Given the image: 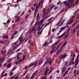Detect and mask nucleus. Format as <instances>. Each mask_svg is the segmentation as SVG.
Here are the masks:
<instances>
[{"instance_id":"obj_24","label":"nucleus","mask_w":79,"mask_h":79,"mask_svg":"<svg viewBox=\"0 0 79 79\" xmlns=\"http://www.w3.org/2000/svg\"><path fill=\"white\" fill-rule=\"evenodd\" d=\"M35 75L34 73L32 74V76L31 77V78H33L34 79V76Z\"/></svg>"},{"instance_id":"obj_57","label":"nucleus","mask_w":79,"mask_h":79,"mask_svg":"<svg viewBox=\"0 0 79 79\" xmlns=\"http://www.w3.org/2000/svg\"><path fill=\"white\" fill-rule=\"evenodd\" d=\"M24 13H25V11H23V12L22 14L21 15V16H23L24 14Z\"/></svg>"},{"instance_id":"obj_1","label":"nucleus","mask_w":79,"mask_h":79,"mask_svg":"<svg viewBox=\"0 0 79 79\" xmlns=\"http://www.w3.org/2000/svg\"><path fill=\"white\" fill-rule=\"evenodd\" d=\"M67 2L68 1H66L63 2V3H64L65 5L67 7H68V6H70V5H71V4H73V0H69L68 1V2H71L70 3H69V2Z\"/></svg>"},{"instance_id":"obj_12","label":"nucleus","mask_w":79,"mask_h":79,"mask_svg":"<svg viewBox=\"0 0 79 79\" xmlns=\"http://www.w3.org/2000/svg\"><path fill=\"white\" fill-rule=\"evenodd\" d=\"M11 63H9L7 64V68H10L11 67Z\"/></svg>"},{"instance_id":"obj_53","label":"nucleus","mask_w":79,"mask_h":79,"mask_svg":"<svg viewBox=\"0 0 79 79\" xmlns=\"http://www.w3.org/2000/svg\"><path fill=\"white\" fill-rule=\"evenodd\" d=\"M42 60H41L39 62V64H42Z\"/></svg>"},{"instance_id":"obj_45","label":"nucleus","mask_w":79,"mask_h":79,"mask_svg":"<svg viewBox=\"0 0 79 79\" xmlns=\"http://www.w3.org/2000/svg\"><path fill=\"white\" fill-rule=\"evenodd\" d=\"M78 62L79 61H77V62H76V63L75 65V67H76V66H77V64H78Z\"/></svg>"},{"instance_id":"obj_20","label":"nucleus","mask_w":79,"mask_h":79,"mask_svg":"<svg viewBox=\"0 0 79 79\" xmlns=\"http://www.w3.org/2000/svg\"><path fill=\"white\" fill-rule=\"evenodd\" d=\"M49 43L45 42L43 45H44V47H46L47 45H48Z\"/></svg>"},{"instance_id":"obj_26","label":"nucleus","mask_w":79,"mask_h":79,"mask_svg":"<svg viewBox=\"0 0 79 79\" xmlns=\"http://www.w3.org/2000/svg\"><path fill=\"white\" fill-rule=\"evenodd\" d=\"M63 22H61L59 24V27H60L62 26V25H63Z\"/></svg>"},{"instance_id":"obj_42","label":"nucleus","mask_w":79,"mask_h":79,"mask_svg":"<svg viewBox=\"0 0 79 79\" xmlns=\"http://www.w3.org/2000/svg\"><path fill=\"white\" fill-rule=\"evenodd\" d=\"M50 22H49L47 23L45 26L44 27H46V26H48L49 24H50Z\"/></svg>"},{"instance_id":"obj_2","label":"nucleus","mask_w":79,"mask_h":79,"mask_svg":"<svg viewBox=\"0 0 79 79\" xmlns=\"http://www.w3.org/2000/svg\"><path fill=\"white\" fill-rule=\"evenodd\" d=\"M49 10L50 9L49 8L47 9V10H46V8H44V10L43 15H44V16L47 15L49 13Z\"/></svg>"},{"instance_id":"obj_11","label":"nucleus","mask_w":79,"mask_h":79,"mask_svg":"<svg viewBox=\"0 0 79 79\" xmlns=\"http://www.w3.org/2000/svg\"><path fill=\"white\" fill-rule=\"evenodd\" d=\"M44 20H40L38 23V25L39 26L40 24H42L44 22Z\"/></svg>"},{"instance_id":"obj_55","label":"nucleus","mask_w":79,"mask_h":79,"mask_svg":"<svg viewBox=\"0 0 79 79\" xmlns=\"http://www.w3.org/2000/svg\"><path fill=\"white\" fill-rule=\"evenodd\" d=\"M53 42V41H52V40L51 39V40L49 41L50 44H52Z\"/></svg>"},{"instance_id":"obj_40","label":"nucleus","mask_w":79,"mask_h":79,"mask_svg":"<svg viewBox=\"0 0 79 79\" xmlns=\"http://www.w3.org/2000/svg\"><path fill=\"white\" fill-rule=\"evenodd\" d=\"M14 35L13 34L12 35V36L10 38V39H13L14 38V36H13Z\"/></svg>"},{"instance_id":"obj_60","label":"nucleus","mask_w":79,"mask_h":79,"mask_svg":"<svg viewBox=\"0 0 79 79\" xmlns=\"http://www.w3.org/2000/svg\"><path fill=\"white\" fill-rule=\"evenodd\" d=\"M76 52H77V53H79V51H78V50H77V48L76 49Z\"/></svg>"},{"instance_id":"obj_47","label":"nucleus","mask_w":79,"mask_h":79,"mask_svg":"<svg viewBox=\"0 0 79 79\" xmlns=\"http://www.w3.org/2000/svg\"><path fill=\"white\" fill-rule=\"evenodd\" d=\"M38 72V70H37L36 71H35V72L34 73L35 75L36 74H37V73Z\"/></svg>"},{"instance_id":"obj_23","label":"nucleus","mask_w":79,"mask_h":79,"mask_svg":"<svg viewBox=\"0 0 79 79\" xmlns=\"http://www.w3.org/2000/svg\"><path fill=\"white\" fill-rule=\"evenodd\" d=\"M64 34H65V33H64L61 35L60 36H59V39H60V38H61V37H63V35H64Z\"/></svg>"},{"instance_id":"obj_61","label":"nucleus","mask_w":79,"mask_h":79,"mask_svg":"<svg viewBox=\"0 0 79 79\" xmlns=\"http://www.w3.org/2000/svg\"><path fill=\"white\" fill-rule=\"evenodd\" d=\"M74 29H75L73 30V32H76V29L75 28V27L74 28Z\"/></svg>"},{"instance_id":"obj_3","label":"nucleus","mask_w":79,"mask_h":79,"mask_svg":"<svg viewBox=\"0 0 79 79\" xmlns=\"http://www.w3.org/2000/svg\"><path fill=\"white\" fill-rule=\"evenodd\" d=\"M67 56V54H64V55H61L59 57V59H60V60H62V59H64V58H65V57H66V56Z\"/></svg>"},{"instance_id":"obj_32","label":"nucleus","mask_w":79,"mask_h":79,"mask_svg":"<svg viewBox=\"0 0 79 79\" xmlns=\"http://www.w3.org/2000/svg\"><path fill=\"white\" fill-rule=\"evenodd\" d=\"M27 70L25 71L24 73L23 74V76H25V75H26V73H27Z\"/></svg>"},{"instance_id":"obj_8","label":"nucleus","mask_w":79,"mask_h":79,"mask_svg":"<svg viewBox=\"0 0 79 79\" xmlns=\"http://www.w3.org/2000/svg\"><path fill=\"white\" fill-rule=\"evenodd\" d=\"M44 0H41V1L39 2V4H38L37 5H38V8H39V7H40V3H41V2H43V1Z\"/></svg>"},{"instance_id":"obj_16","label":"nucleus","mask_w":79,"mask_h":79,"mask_svg":"<svg viewBox=\"0 0 79 79\" xmlns=\"http://www.w3.org/2000/svg\"><path fill=\"white\" fill-rule=\"evenodd\" d=\"M49 70H50V69H48V68H47L45 70V71L44 72V73H47V72H48V71H49Z\"/></svg>"},{"instance_id":"obj_51","label":"nucleus","mask_w":79,"mask_h":79,"mask_svg":"<svg viewBox=\"0 0 79 79\" xmlns=\"http://www.w3.org/2000/svg\"><path fill=\"white\" fill-rule=\"evenodd\" d=\"M41 5L40 6V8H41L42 7V5H43V2H41Z\"/></svg>"},{"instance_id":"obj_30","label":"nucleus","mask_w":79,"mask_h":79,"mask_svg":"<svg viewBox=\"0 0 79 79\" xmlns=\"http://www.w3.org/2000/svg\"><path fill=\"white\" fill-rule=\"evenodd\" d=\"M52 60H50L48 61V63L49 64H52Z\"/></svg>"},{"instance_id":"obj_62","label":"nucleus","mask_w":79,"mask_h":79,"mask_svg":"<svg viewBox=\"0 0 79 79\" xmlns=\"http://www.w3.org/2000/svg\"><path fill=\"white\" fill-rule=\"evenodd\" d=\"M78 74H77V73H76L75 75H74L73 76V77H75V76H77V75Z\"/></svg>"},{"instance_id":"obj_14","label":"nucleus","mask_w":79,"mask_h":79,"mask_svg":"<svg viewBox=\"0 0 79 79\" xmlns=\"http://www.w3.org/2000/svg\"><path fill=\"white\" fill-rule=\"evenodd\" d=\"M79 0H77L75 2V3L71 5V6H74V5H75V4H77V3H78V2H79Z\"/></svg>"},{"instance_id":"obj_10","label":"nucleus","mask_w":79,"mask_h":79,"mask_svg":"<svg viewBox=\"0 0 79 79\" xmlns=\"http://www.w3.org/2000/svg\"><path fill=\"white\" fill-rule=\"evenodd\" d=\"M22 35H22L20 36L19 37V40L20 42H21V41H22V40L23 39V37H22Z\"/></svg>"},{"instance_id":"obj_27","label":"nucleus","mask_w":79,"mask_h":79,"mask_svg":"<svg viewBox=\"0 0 79 79\" xmlns=\"http://www.w3.org/2000/svg\"><path fill=\"white\" fill-rule=\"evenodd\" d=\"M53 18V17H52L51 18H50V19H49L48 20V21H49V22H50V23H51V20H52V19Z\"/></svg>"},{"instance_id":"obj_31","label":"nucleus","mask_w":79,"mask_h":79,"mask_svg":"<svg viewBox=\"0 0 79 79\" xmlns=\"http://www.w3.org/2000/svg\"><path fill=\"white\" fill-rule=\"evenodd\" d=\"M73 20H70L69 22V23H70V24H71L72 23H73Z\"/></svg>"},{"instance_id":"obj_43","label":"nucleus","mask_w":79,"mask_h":79,"mask_svg":"<svg viewBox=\"0 0 79 79\" xmlns=\"http://www.w3.org/2000/svg\"><path fill=\"white\" fill-rule=\"evenodd\" d=\"M66 44H67V42H66V41H65L64 44V46H65Z\"/></svg>"},{"instance_id":"obj_6","label":"nucleus","mask_w":79,"mask_h":79,"mask_svg":"<svg viewBox=\"0 0 79 79\" xmlns=\"http://www.w3.org/2000/svg\"><path fill=\"white\" fill-rule=\"evenodd\" d=\"M4 60H5V59L3 58L2 59V58H1L0 59V63H2ZM2 64H0V67L2 66Z\"/></svg>"},{"instance_id":"obj_17","label":"nucleus","mask_w":79,"mask_h":79,"mask_svg":"<svg viewBox=\"0 0 79 79\" xmlns=\"http://www.w3.org/2000/svg\"><path fill=\"white\" fill-rule=\"evenodd\" d=\"M20 17H19L18 18L16 19L15 20V22L17 23V22H18V21H19V20L20 19Z\"/></svg>"},{"instance_id":"obj_19","label":"nucleus","mask_w":79,"mask_h":79,"mask_svg":"<svg viewBox=\"0 0 79 79\" xmlns=\"http://www.w3.org/2000/svg\"><path fill=\"white\" fill-rule=\"evenodd\" d=\"M69 71H67L63 75V77H64L66 75L67 73H68Z\"/></svg>"},{"instance_id":"obj_48","label":"nucleus","mask_w":79,"mask_h":79,"mask_svg":"<svg viewBox=\"0 0 79 79\" xmlns=\"http://www.w3.org/2000/svg\"><path fill=\"white\" fill-rule=\"evenodd\" d=\"M16 34H18V32L17 31H15L14 33L13 34L14 35H15Z\"/></svg>"},{"instance_id":"obj_33","label":"nucleus","mask_w":79,"mask_h":79,"mask_svg":"<svg viewBox=\"0 0 79 79\" xmlns=\"http://www.w3.org/2000/svg\"><path fill=\"white\" fill-rule=\"evenodd\" d=\"M56 30V29H55V28H53L52 30V32H54Z\"/></svg>"},{"instance_id":"obj_59","label":"nucleus","mask_w":79,"mask_h":79,"mask_svg":"<svg viewBox=\"0 0 79 79\" xmlns=\"http://www.w3.org/2000/svg\"><path fill=\"white\" fill-rule=\"evenodd\" d=\"M31 40H28V43L29 44H31Z\"/></svg>"},{"instance_id":"obj_22","label":"nucleus","mask_w":79,"mask_h":79,"mask_svg":"<svg viewBox=\"0 0 79 79\" xmlns=\"http://www.w3.org/2000/svg\"><path fill=\"white\" fill-rule=\"evenodd\" d=\"M73 53H74V51H73V50H72L71 52V55L70 56H73Z\"/></svg>"},{"instance_id":"obj_25","label":"nucleus","mask_w":79,"mask_h":79,"mask_svg":"<svg viewBox=\"0 0 79 79\" xmlns=\"http://www.w3.org/2000/svg\"><path fill=\"white\" fill-rule=\"evenodd\" d=\"M62 50H63V49L61 48H60L59 49L57 50V52H61V51H62Z\"/></svg>"},{"instance_id":"obj_52","label":"nucleus","mask_w":79,"mask_h":79,"mask_svg":"<svg viewBox=\"0 0 79 79\" xmlns=\"http://www.w3.org/2000/svg\"><path fill=\"white\" fill-rule=\"evenodd\" d=\"M17 56H19V55H21V54L20 53V52H19L17 54Z\"/></svg>"},{"instance_id":"obj_21","label":"nucleus","mask_w":79,"mask_h":79,"mask_svg":"<svg viewBox=\"0 0 79 79\" xmlns=\"http://www.w3.org/2000/svg\"><path fill=\"white\" fill-rule=\"evenodd\" d=\"M69 35L67 34L66 35H64V39H67L68 38V37Z\"/></svg>"},{"instance_id":"obj_36","label":"nucleus","mask_w":79,"mask_h":79,"mask_svg":"<svg viewBox=\"0 0 79 79\" xmlns=\"http://www.w3.org/2000/svg\"><path fill=\"white\" fill-rule=\"evenodd\" d=\"M16 66H15L14 68H13L12 69L13 71H15V69H16Z\"/></svg>"},{"instance_id":"obj_15","label":"nucleus","mask_w":79,"mask_h":79,"mask_svg":"<svg viewBox=\"0 0 79 79\" xmlns=\"http://www.w3.org/2000/svg\"><path fill=\"white\" fill-rule=\"evenodd\" d=\"M79 0H77L75 2V3L71 5V6H74V5H75V4H77V3H78V2H79Z\"/></svg>"},{"instance_id":"obj_4","label":"nucleus","mask_w":79,"mask_h":79,"mask_svg":"<svg viewBox=\"0 0 79 79\" xmlns=\"http://www.w3.org/2000/svg\"><path fill=\"white\" fill-rule=\"evenodd\" d=\"M37 61H35L34 63H32L29 65V67H31V66H33L34 64V67H35L37 65Z\"/></svg>"},{"instance_id":"obj_58","label":"nucleus","mask_w":79,"mask_h":79,"mask_svg":"<svg viewBox=\"0 0 79 79\" xmlns=\"http://www.w3.org/2000/svg\"><path fill=\"white\" fill-rule=\"evenodd\" d=\"M55 5H53L52 6L51 8V9L52 10V8H54V7H55Z\"/></svg>"},{"instance_id":"obj_7","label":"nucleus","mask_w":79,"mask_h":79,"mask_svg":"<svg viewBox=\"0 0 79 79\" xmlns=\"http://www.w3.org/2000/svg\"><path fill=\"white\" fill-rule=\"evenodd\" d=\"M39 16H40L39 14V13L38 14L36 17V19L37 21H38V22L39 21Z\"/></svg>"},{"instance_id":"obj_5","label":"nucleus","mask_w":79,"mask_h":79,"mask_svg":"<svg viewBox=\"0 0 79 79\" xmlns=\"http://www.w3.org/2000/svg\"><path fill=\"white\" fill-rule=\"evenodd\" d=\"M38 8V5H37L36 7V10L34 14V17L35 18L36 16V15H37V9Z\"/></svg>"},{"instance_id":"obj_18","label":"nucleus","mask_w":79,"mask_h":79,"mask_svg":"<svg viewBox=\"0 0 79 79\" xmlns=\"http://www.w3.org/2000/svg\"><path fill=\"white\" fill-rule=\"evenodd\" d=\"M3 39H8V36L4 35L3 36Z\"/></svg>"},{"instance_id":"obj_37","label":"nucleus","mask_w":79,"mask_h":79,"mask_svg":"<svg viewBox=\"0 0 79 79\" xmlns=\"http://www.w3.org/2000/svg\"><path fill=\"white\" fill-rule=\"evenodd\" d=\"M24 59H25V55H23V59L22 61H24Z\"/></svg>"},{"instance_id":"obj_34","label":"nucleus","mask_w":79,"mask_h":79,"mask_svg":"<svg viewBox=\"0 0 79 79\" xmlns=\"http://www.w3.org/2000/svg\"><path fill=\"white\" fill-rule=\"evenodd\" d=\"M40 27H38V28H37V31H40V30H41V28H40Z\"/></svg>"},{"instance_id":"obj_41","label":"nucleus","mask_w":79,"mask_h":79,"mask_svg":"<svg viewBox=\"0 0 79 79\" xmlns=\"http://www.w3.org/2000/svg\"><path fill=\"white\" fill-rule=\"evenodd\" d=\"M13 60V59H10L9 60H8V63H10V62H11V61Z\"/></svg>"},{"instance_id":"obj_54","label":"nucleus","mask_w":79,"mask_h":79,"mask_svg":"<svg viewBox=\"0 0 79 79\" xmlns=\"http://www.w3.org/2000/svg\"><path fill=\"white\" fill-rule=\"evenodd\" d=\"M50 15H48L46 16L45 18H49V17H50Z\"/></svg>"},{"instance_id":"obj_46","label":"nucleus","mask_w":79,"mask_h":79,"mask_svg":"<svg viewBox=\"0 0 79 79\" xmlns=\"http://www.w3.org/2000/svg\"><path fill=\"white\" fill-rule=\"evenodd\" d=\"M78 62L79 61H77V62H76V63L75 65V67H76V66H77V64H78Z\"/></svg>"},{"instance_id":"obj_64","label":"nucleus","mask_w":79,"mask_h":79,"mask_svg":"<svg viewBox=\"0 0 79 79\" xmlns=\"http://www.w3.org/2000/svg\"><path fill=\"white\" fill-rule=\"evenodd\" d=\"M17 48V47L15 46L14 48V50H15Z\"/></svg>"},{"instance_id":"obj_63","label":"nucleus","mask_w":79,"mask_h":79,"mask_svg":"<svg viewBox=\"0 0 79 79\" xmlns=\"http://www.w3.org/2000/svg\"><path fill=\"white\" fill-rule=\"evenodd\" d=\"M60 1H59V2H57V5H60Z\"/></svg>"},{"instance_id":"obj_35","label":"nucleus","mask_w":79,"mask_h":79,"mask_svg":"<svg viewBox=\"0 0 79 79\" xmlns=\"http://www.w3.org/2000/svg\"><path fill=\"white\" fill-rule=\"evenodd\" d=\"M22 60H21V59H19L18 60V61L20 62H22L23 61H22Z\"/></svg>"},{"instance_id":"obj_9","label":"nucleus","mask_w":79,"mask_h":79,"mask_svg":"<svg viewBox=\"0 0 79 79\" xmlns=\"http://www.w3.org/2000/svg\"><path fill=\"white\" fill-rule=\"evenodd\" d=\"M66 69L65 68V67L63 68L62 69H61V73L63 74V73H64V71H65V70Z\"/></svg>"},{"instance_id":"obj_29","label":"nucleus","mask_w":79,"mask_h":79,"mask_svg":"<svg viewBox=\"0 0 79 79\" xmlns=\"http://www.w3.org/2000/svg\"><path fill=\"white\" fill-rule=\"evenodd\" d=\"M60 53V52H57V51L56 52V55H58L59 54V53Z\"/></svg>"},{"instance_id":"obj_38","label":"nucleus","mask_w":79,"mask_h":79,"mask_svg":"<svg viewBox=\"0 0 79 79\" xmlns=\"http://www.w3.org/2000/svg\"><path fill=\"white\" fill-rule=\"evenodd\" d=\"M17 43H18V42H15V43L12 44L11 45H14V44H15V45H16Z\"/></svg>"},{"instance_id":"obj_50","label":"nucleus","mask_w":79,"mask_h":79,"mask_svg":"<svg viewBox=\"0 0 79 79\" xmlns=\"http://www.w3.org/2000/svg\"><path fill=\"white\" fill-rule=\"evenodd\" d=\"M3 43H4V41H0V44H3Z\"/></svg>"},{"instance_id":"obj_49","label":"nucleus","mask_w":79,"mask_h":79,"mask_svg":"<svg viewBox=\"0 0 79 79\" xmlns=\"http://www.w3.org/2000/svg\"><path fill=\"white\" fill-rule=\"evenodd\" d=\"M55 51H56V50H55L54 51H51L50 52V53H53V52H55Z\"/></svg>"},{"instance_id":"obj_28","label":"nucleus","mask_w":79,"mask_h":79,"mask_svg":"<svg viewBox=\"0 0 79 79\" xmlns=\"http://www.w3.org/2000/svg\"><path fill=\"white\" fill-rule=\"evenodd\" d=\"M29 73H27V74L26 75L25 77V79H26V78H27V76H29Z\"/></svg>"},{"instance_id":"obj_44","label":"nucleus","mask_w":79,"mask_h":79,"mask_svg":"<svg viewBox=\"0 0 79 79\" xmlns=\"http://www.w3.org/2000/svg\"><path fill=\"white\" fill-rule=\"evenodd\" d=\"M7 76V73H6L5 74H3L2 75V77H3L4 76Z\"/></svg>"},{"instance_id":"obj_39","label":"nucleus","mask_w":79,"mask_h":79,"mask_svg":"<svg viewBox=\"0 0 79 79\" xmlns=\"http://www.w3.org/2000/svg\"><path fill=\"white\" fill-rule=\"evenodd\" d=\"M66 27H62V28H61V29L63 31V30H64V29H66Z\"/></svg>"},{"instance_id":"obj_56","label":"nucleus","mask_w":79,"mask_h":79,"mask_svg":"<svg viewBox=\"0 0 79 79\" xmlns=\"http://www.w3.org/2000/svg\"><path fill=\"white\" fill-rule=\"evenodd\" d=\"M74 18V16H73L72 17L71 19H70V21H71V20H72L73 19V18Z\"/></svg>"},{"instance_id":"obj_13","label":"nucleus","mask_w":79,"mask_h":79,"mask_svg":"<svg viewBox=\"0 0 79 79\" xmlns=\"http://www.w3.org/2000/svg\"><path fill=\"white\" fill-rule=\"evenodd\" d=\"M60 40H59L57 42H55L52 45V47H53V46H55V45H56V44H58V43L60 42Z\"/></svg>"}]
</instances>
